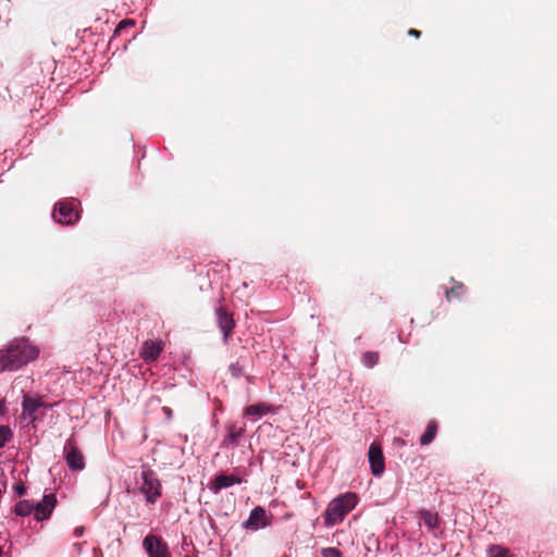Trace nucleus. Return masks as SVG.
<instances>
[{
	"label": "nucleus",
	"instance_id": "17",
	"mask_svg": "<svg viewBox=\"0 0 557 557\" xmlns=\"http://www.w3.org/2000/svg\"><path fill=\"white\" fill-rule=\"evenodd\" d=\"M420 517L421 519L423 520L424 524L430 529V530H434L435 528L438 527L440 524V517L436 512H432L430 510H426V509H422L420 511Z\"/></svg>",
	"mask_w": 557,
	"mask_h": 557
},
{
	"label": "nucleus",
	"instance_id": "3",
	"mask_svg": "<svg viewBox=\"0 0 557 557\" xmlns=\"http://www.w3.org/2000/svg\"><path fill=\"white\" fill-rule=\"evenodd\" d=\"M141 480L143 483L139 491L145 495L146 502L154 504L161 496V482L158 479L156 472L150 469L149 466L141 467Z\"/></svg>",
	"mask_w": 557,
	"mask_h": 557
},
{
	"label": "nucleus",
	"instance_id": "15",
	"mask_svg": "<svg viewBox=\"0 0 557 557\" xmlns=\"http://www.w3.org/2000/svg\"><path fill=\"white\" fill-rule=\"evenodd\" d=\"M453 286L445 290V297L448 301L460 299L466 293V286L461 282H457L454 277L450 278Z\"/></svg>",
	"mask_w": 557,
	"mask_h": 557
},
{
	"label": "nucleus",
	"instance_id": "14",
	"mask_svg": "<svg viewBox=\"0 0 557 557\" xmlns=\"http://www.w3.org/2000/svg\"><path fill=\"white\" fill-rule=\"evenodd\" d=\"M245 425L237 426L236 424H232L227 428V435L223 440V445L228 446L233 445L236 446L238 444V440L244 435L245 433Z\"/></svg>",
	"mask_w": 557,
	"mask_h": 557
},
{
	"label": "nucleus",
	"instance_id": "24",
	"mask_svg": "<svg viewBox=\"0 0 557 557\" xmlns=\"http://www.w3.org/2000/svg\"><path fill=\"white\" fill-rule=\"evenodd\" d=\"M322 557H341V552L334 547H327L322 549Z\"/></svg>",
	"mask_w": 557,
	"mask_h": 557
},
{
	"label": "nucleus",
	"instance_id": "8",
	"mask_svg": "<svg viewBox=\"0 0 557 557\" xmlns=\"http://www.w3.org/2000/svg\"><path fill=\"white\" fill-rule=\"evenodd\" d=\"M57 497L50 493L42 497V500L34 505V517L37 521L48 520L57 506Z\"/></svg>",
	"mask_w": 557,
	"mask_h": 557
},
{
	"label": "nucleus",
	"instance_id": "7",
	"mask_svg": "<svg viewBox=\"0 0 557 557\" xmlns=\"http://www.w3.org/2000/svg\"><path fill=\"white\" fill-rule=\"evenodd\" d=\"M54 220L64 225L73 224L78 219V213L73 201L60 202L53 211Z\"/></svg>",
	"mask_w": 557,
	"mask_h": 557
},
{
	"label": "nucleus",
	"instance_id": "20",
	"mask_svg": "<svg viewBox=\"0 0 557 557\" xmlns=\"http://www.w3.org/2000/svg\"><path fill=\"white\" fill-rule=\"evenodd\" d=\"M270 410V407L267 406L265 404H256V405H250L246 408L245 410V413L247 416H264L269 412Z\"/></svg>",
	"mask_w": 557,
	"mask_h": 557
},
{
	"label": "nucleus",
	"instance_id": "23",
	"mask_svg": "<svg viewBox=\"0 0 557 557\" xmlns=\"http://www.w3.org/2000/svg\"><path fill=\"white\" fill-rule=\"evenodd\" d=\"M228 371L231 372L232 376L239 377L243 374L244 364L237 360L236 362L230 364Z\"/></svg>",
	"mask_w": 557,
	"mask_h": 557
},
{
	"label": "nucleus",
	"instance_id": "21",
	"mask_svg": "<svg viewBox=\"0 0 557 557\" xmlns=\"http://www.w3.org/2000/svg\"><path fill=\"white\" fill-rule=\"evenodd\" d=\"M361 360L367 368H372L379 361V354L375 351H367L362 355Z\"/></svg>",
	"mask_w": 557,
	"mask_h": 557
},
{
	"label": "nucleus",
	"instance_id": "29",
	"mask_svg": "<svg viewBox=\"0 0 557 557\" xmlns=\"http://www.w3.org/2000/svg\"><path fill=\"white\" fill-rule=\"evenodd\" d=\"M74 533L76 536H81L83 534V528H76Z\"/></svg>",
	"mask_w": 557,
	"mask_h": 557
},
{
	"label": "nucleus",
	"instance_id": "1",
	"mask_svg": "<svg viewBox=\"0 0 557 557\" xmlns=\"http://www.w3.org/2000/svg\"><path fill=\"white\" fill-rule=\"evenodd\" d=\"M39 350L26 338L14 339L5 349L0 350L1 371H16L37 358Z\"/></svg>",
	"mask_w": 557,
	"mask_h": 557
},
{
	"label": "nucleus",
	"instance_id": "16",
	"mask_svg": "<svg viewBox=\"0 0 557 557\" xmlns=\"http://www.w3.org/2000/svg\"><path fill=\"white\" fill-rule=\"evenodd\" d=\"M436 433H437V422L432 420L428 423L424 433L421 435L420 444L422 446L431 444L434 441Z\"/></svg>",
	"mask_w": 557,
	"mask_h": 557
},
{
	"label": "nucleus",
	"instance_id": "11",
	"mask_svg": "<svg viewBox=\"0 0 557 557\" xmlns=\"http://www.w3.org/2000/svg\"><path fill=\"white\" fill-rule=\"evenodd\" d=\"M46 404L42 401L40 397L33 398L28 395H24L23 404H22V417L24 419H28L32 423L36 421L35 412L38 408L45 407Z\"/></svg>",
	"mask_w": 557,
	"mask_h": 557
},
{
	"label": "nucleus",
	"instance_id": "10",
	"mask_svg": "<svg viewBox=\"0 0 557 557\" xmlns=\"http://www.w3.org/2000/svg\"><path fill=\"white\" fill-rule=\"evenodd\" d=\"M270 524L267 517V511L263 507H255L249 515V518L244 522V528L247 530L257 531L261 528H265Z\"/></svg>",
	"mask_w": 557,
	"mask_h": 557
},
{
	"label": "nucleus",
	"instance_id": "22",
	"mask_svg": "<svg viewBox=\"0 0 557 557\" xmlns=\"http://www.w3.org/2000/svg\"><path fill=\"white\" fill-rule=\"evenodd\" d=\"M13 437L11 429L7 425L0 426V448H3Z\"/></svg>",
	"mask_w": 557,
	"mask_h": 557
},
{
	"label": "nucleus",
	"instance_id": "2",
	"mask_svg": "<svg viewBox=\"0 0 557 557\" xmlns=\"http://www.w3.org/2000/svg\"><path fill=\"white\" fill-rule=\"evenodd\" d=\"M358 496L348 492L334 498L327 505L324 512V523L326 527H333L344 520V518L357 506Z\"/></svg>",
	"mask_w": 557,
	"mask_h": 557
},
{
	"label": "nucleus",
	"instance_id": "27",
	"mask_svg": "<svg viewBox=\"0 0 557 557\" xmlns=\"http://www.w3.org/2000/svg\"><path fill=\"white\" fill-rule=\"evenodd\" d=\"M408 35H409V36H413V37H416V38H420V36H421V32H420V30H418V29H414V28H410V29L408 30Z\"/></svg>",
	"mask_w": 557,
	"mask_h": 557
},
{
	"label": "nucleus",
	"instance_id": "6",
	"mask_svg": "<svg viewBox=\"0 0 557 557\" xmlns=\"http://www.w3.org/2000/svg\"><path fill=\"white\" fill-rule=\"evenodd\" d=\"M216 323L223 334L224 343H227L235 327L233 313L225 307L220 306L215 309Z\"/></svg>",
	"mask_w": 557,
	"mask_h": 557
},
{
	"label": "nucleus",
	"instance_id": "12",
	"mask_svg": "<svg viewBox=\"0 0 557 557\" xmlns=\"http://www.w3.org/2000/svg\"><path fill=\"white\" fill-rule=\"evenodd\" d=\"M163 350L162 342L146 341L140 349V357L146 361H154Z\"/></svg>",
	"mask_w": 557,
	"mask_h": 557
},
{
	"label": "nucleus",
	"instance_id": "25",
	"mask_svg": "<svg viewBox=\"0 0 557 557\" xmlns=\"http://www.w3.org/2000/svg\"><path fill=\"white\" fill-rule=\"evenodd\" d=\"M14 491L18 496H23L26 494V487L23 482H20L14 486Z\"/></svg>",
	"mask_w": 557,
	"mask_h": 557
},
{
	"label": "nucleus",
	"instance_id": "13",
	"mask_svg": "<svg viewBox=\"0 0 557 557\" xmlns=\"http://www.w3.org/2000/svg\"><path fill=\"white\" fill-rule=\"evenodd\" d=\"M240 483V479L235 475H225V474H219L215 476L214 481L212 482L211 490L214 493H218L222 488L230 487L234 484Z\"/></svg>",
	"mask_w": 557,
	"mask_h": 557
},
{
	"label": "nucleus",
	"instance_id": "28",
	"mask_svg": "<svg viewBox=\"0 0 557 557\" xmlns=\"http://www.w3.org/2000/svg\"><path fill=\"white\" fill-rule=\"evenodd\" d=\"M5 400L4 399H0V416L4 414L5 412Z\"/></svg>",
	"mask_w": 557,
	"mask_h": 557
},
{
	"label": "nucleus",
	"instance_id": "9",
	"mask_svg": "<svg viewBox=\"0 0 557 557\" xmlns=\"http://www.w3.org/2000/svg\"><path fill=\"white\" fill-rule=\"evenodd\" d=\"M368 457L373 475H381L385 470L384 456L381 445L377 443H372L369 448Z\"/></svg>",
	"mask_w": 557,
	"mask_h": 557
},
{
	"label": "nucleus",
	"instance_id": "4",
	"mask_svg": "<svg viewBox=\"0 0 557 557\" xmlns=\"http://www.w3.org/2000/svg\"><path fill=\"white\" fill-rule=\"evenodd\" d=\"M64 458L69 468L73 471L85 468L84 456L73 437L69 438L64 445Z\"/></svg>",
	"mask_w": 557,
	"mask_h": 557
},
{
	"label": "nucleus",
	"instance_id": "18",
	"mask_svg": "<svg viewBox=\"0 0 557 557\" xmlns=\"http://www.w3.org/2000/svg\"><path fill=\"white\" fill-rule=\"evenodd\" d=\"M13 512L16 516L26 517L34 512V504H32L29 500H20L14 506Z\"/></svg>",
	"mask_w": 557,
	"mask_h": 557
},
{
	"label": "nucleus",
	"instance_id": "5",
	"mask_svg": "<svg viewBox=\"0 0 557 557\" xmlns=\"http://www.w3.org/2000/svg\"><path fill=\"white\" fill-rule=\"evenodd\" d=\"M143 546L149 557H171L168 544L160 536L147 535L143 541Z\"/></svg>",
	"mask_w": 557,
	"mask_h": 557
},
{
	"label": "nucleus",
	"instance_id": "30",
	"mask_svg": "<svg viewBox=\"0 0 557 557\" xmlns=\"http://www.w3.org/2000/svg\"><path fill=\"white\" fill-rule=\"evenodd\" d=\"M163 409H164V411L166 412V414H170V413H171V410H170L169 408H166V407H165V408H163Z\"/></svg>",
	"mask_w": 557,
	"mask_h": 557
},
{
	"label": "nucleus",
	"instance_id": "26",
	"mask_svg": "<svg viewBox=\"0 0 557 557\" xmlns=\"http://www.w3.org/2000/svg\"><path fill=\"white\" fill-rule=\"evenodd\" d=\"M135 23L131 20H124L122 22H120V24L117 25V28H116V32H119L121 28H123L124 26H127V25H134Z\"/></svg>",
	"mask_w": 557,
	"mask_h": 557
},
{
	"label": "nucleus",
	"instance_id": "19",
	"mask_svg": "<svg viewBox=\"0 0 557 557\" xmlns=\"http://www.w3.org/2000/svg\"><path fill=\"white\" fill-rule=\"evenodd\" d=\"M487 557H513L509 548L502 545H490L487 550Z\"/></svg>",
	"mask_w": 557,
	"mask_h": 557
}]
</instances>
